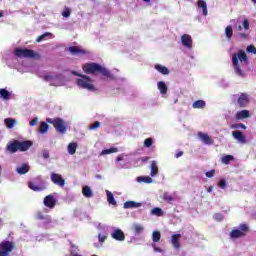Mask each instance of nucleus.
<instances>
[{"instance_id":"1","label":"nucleus","mask_w":256,"mask_h":256,"mask_svg":"<svg viewBox=\"0 0 256 256\" xmlns=\"http://www.w3.org/2000/svg\"><path fill=\"white\" fill-rule=\"evenodd\" d=\"M82 69L87 75H96V73H100L104 77H107V79H115V76L111 74V71L95 62L84 64Z\"/></svg>"},{"instance_id":"2","label":"nucleus","mask_w":256,"mask_h":256,"mask_svg":"<svg viewBox=\"0 0 256 256\" xmlns=\"http://www.w3.org/2000/svg\"><path fill=\"white\" fill-rule=\"evenodd\" d=\"M33 147V142L30 140L26 141H10L8 142L6 146V150L9 151V153H17V151L25 152L29 151Z\"/></svg>"},{"instance_id":"3","label":"nucleus","mask_w":256,"mask_h":256,"mask_svg":"<svg viewBox=\"0 0 256 256\" xmlns=\"http://www.w3.org/2000/svg\"><path fill=\"white\" fill-rule=\"evenodd\" d=\"M239 59L242 63H249V58L247 57V53L245 51L240 50L238 54L232 55V64L234 66V71L238 77H245V73L241 70V66H239Z\"/></svg>"},{"instance_id":"4","label":"nucleus","mask_w":256,"mask_h":256,"mask_svg":"<svg viewBox=\"0 0 256 256\" xmlns=\"http://www.w3.org/2000/svg\"><path fill=\"white\" fill-rule=\"evenodd\" d=\"M72 75L80 77L76 80L78 87L81 89H87V91H96L95 85H93V79L85 74L78 73L77 71H72Z\"/></svg>"},{"instance_id":"5","label":"nucleus","mask_w":256,"mask_h":256,"mask_svg":"<svg viewBox=\"0 0 256 256\" xmlns=\"http://www.w3.org/2000/svg\"><path fill=\"white\" fill-rule=\"evenodd\" d=\"M47 123L50 125H53L55 130L58 133L64 134L67 133V124H65V121L61 118H48Z\"/></svg>"},{"instance_id":"6","label":"nucleus","mask_w":256,"mask_h":256,"mask_svg":"<svg viewBox=\"0 0 256 256\" xmlns=\"http://www.w3.org/2000/svg\"><path fill=\"white\" fill-rule=\"evenodd\" d=\"M14 55L19 57L20 59H35L39 57V54L35 53V51L31 49H23V48H16L14 51Z\"/></svg>"},{"instance_id":"7","label":"nucleus","mask_w":256,"mask_h":256,"mask_svg":"<svg viewBox=\"0 0 256 256\" xmlns=\"http://www.w3.org/2000/svg\"><path fill=\"white\" fill-rule=\"evenodd\" d=\"M15 249V243L4 240L0 243V250L2 251V254L4 256H9L10 253H13V250Z\"/></svg>"},{"instance_id":"8","label":"nucleus","mask_w":256,"mask_h":256,"mask_svg":"<svg viewBox=\"0 0 256 256\" xmlns=\"http://www.w3.org/2000/svg\"><path fill=\"white\" fill-rule=\"evenodd\" d=\"M50 179L52 183H54V185H58V187H65V179H63V176H61V174L52 172L50 175Z\"/></svg>"},{"instance_id":"9","label":"nucleus","mask_w":256,"mask_h":256,"mask_svg":"<svg viewBox=\"0 0 256 256\" xmlns=\"http://www.w3.org/2000/svg\"><path fill=\"white\" fill-rule=\"evenodd\" d=\"M43 203L45 207H48V209H55V205H57V200L55 199V196L50 194L43 199Z\"/></svg>"},{"instance_id":"10","label":"nucleus","mask_w":256,"mask_h":256,"mask_svg":"<svg viewBox=\"0 0 256 256\" xmlns=\"http://www.w3.org/2000/svg\"><path fill=\"white\" fill-rule=\"evenodd\" d=\"M237 103L240 109H243L249 105V95L247 93H241L238 97Z\"/></svg>"},{"instance_id":"11","label":"nucleus","mask_w":256,"mask_h":256,"mask_svg":"<svg viewBox=\"0 0 256 256\" xmlns=\"http://www.w3.org/2000/svg\"><path fill=\"white\" fill-rule=\"evenodd\" d=\"M181 43L184 47H187L188 49H191V47H193V39H191V36L189 34H183L181 36Z\"/></svg>"},{"instance_id":"12","label":"nucleus","mask_w":256,"mask_h":256,"mask_svg":"<svg viewBox=\"0 0 256 256\" xmlns=\"http://www.w3.org/2000/svg\"><path fill=\"white\" fill-rule=\"evenodd\" d=\"M232 136L234 137V139H236V141L242 143V145H245V143H247V137H245V135H243V132L239 130L233 131Z\"/></svg>"},{"instance_id":"13","label":"nucleus","mask_w":256,"mask_h":256,"mask_svg":"<svg viewBox=\"0 0 256 256\" xmlns=\"http://www.w3.org/2000/svg\"><path fill=\"white\" fill-rule=\"evenodd\" d=\"M68 51L71 55H87V50L81 49L77 46H70Z\"/></svg>"},{"instance_id":"14","label":"nucleus","mask_w":256,"mask_h":256,"mask_svg":"<svg viewBox=\"0 0 256 256\" xmlns=\"http://www.w3.org/2000/svg\"><path fill=\"white\" fill-rule=\"evenodd\" d=\"M111 237L116 241H125V233L121 229L114 230Z\"/></svg>"},{"instance_id":"15","label":"nucleus","mask_w":256,"mask_h":256,"mask_svg":"<svg viewBox=\"0 0 256 256\" xmlns=\"http://www.w3.org/2000/svg\"><path fill=\"white\" fill-rule=\"evenodd\" d=\"M249 117H251L249 110L238 111L235 115V119H237L238 121H241L243 119H249Z\"/></svg>"},{"instance_id":"16","label":"nucleus","mask_w":256,"mask_h":256,"mask_svg":"<svg viewBox=\"0 0 256 256\" xmlns=\"http://www.w3.org/2000/svg\"><path fill=\"white\" fill-rule=\"evenodd\" d=\"M179 239H181V234H173L171 238V243L174 247V249H181V243L179 242Z\"/></svg>"},{"instance_id":"17","label":"nucleus","mask_w":256,"mask_h":256,"mask_svg":"<svg viewBox=\"0 0 256 256\" xmlns=\"http://www.w3.org/2000/svg\"><path fill=\"white\" fill-rule=\"evenodd\" d=\"M197 7L198 9H202V15H204V17H207L208 15L207 2H205L204 0H198Z\"/></svg>"},{"instance_id":"18","label":"nucleus","mask_w":256,"mask_h":256,"mask_svg":"<svg viewBox=\"0 0 256 256\" xmlns=\"http://www.w3.org/2000/svg\"><path fill=\"white\" fill-rule=\"evenodd\" d=\"M198 137L199 139H201V141H203V143H205V145H211V143H213V140H211V137H209V134L199 132Z\"/></svg>"},{"instance_id":"19","label":"nucleus","mask_w":256,"mask_h":256,"mask_svg":"<svg viewBox=\"0 0 256 256\" xmlns=\"http://www.w3.org/2000/svg\"><path fill=\"white\" fill-rule=\"evenodd\" d=\"M137 207H141V203L135 201H127L124 203V209H137Z\"/></svg>"},{"instance_id":"20","label":"nucleus","mask_w":256,"mask_h":256,"mask_svg":"<svg viewBox=\"0 0 256 256\" xmlns=\"http://www.w3.org/2000/svg\"><path fill=\"white\" fill-rule=\"evenodd\" d=\"M82 195H84L86 199H91V197H93V190L89 186H84L82 188Z\"/></svg>"},{"instance_id":"21","label":"nucleus","mask_w":256,"mask_h":256,"mask_svg":"<svg viewBox=\"0 0 256 256\" xmlns=\"http://www.w3.org/2000/svg\"><path fill=\"white\" fill-rule=\"evenodd\" d=\"M230 237L231 239H239L241 237H245V233L240 230L234 229L230 232Z\"/></svg>"},{"instance_id":"22","label":"nucleus","mask_w":256,"mask_h":256,"mask_svg":"<svg viewBox=\"0 0 256 256\" xmlns=\"http://www.w3.org/2000/svg\"><path fill=\"white\" fill-rule=\"evenodd\" d=\"M0 97L4 99V101H9L11 99V92L5 88L0 89Z\"/></svg>"},{"instance_id":"23","label":"nucleus","mask_w":256,"mask_h":256,"mask_svg":"<svg viewBox=\"0 0 256 256\" xmlns=\"http://www.w3.org/2000/svg\"><path fill=\"white\" fill-rule=\"evenodd\" d=\"M155 69L158 73H161L162 75H169V68L162 66L161 64H156Z\"/></svg>"},{"instance_id":"24","label":"nucleus","mask_w":256,"mask_h":256,"mask_svg":"<svg viewBox=\"0 0 256 256\" xmlns=\"http://www.w3.org/2000/svg\"><path fill=\"white\" fill-rule=\"evenodd\" d=\"M36 219H38V221H46V223H51V216H45L43 215V212H37Z\"/></svg>"},{"instance_id":"25","label":"nucleus","mask_w":256,"mask_h":256,"mask_svg":"<svg viewBox=\"0 0 256 256\" xmlns=\"http://www.w3.org/2000/svg\"><path fill=\"white\" fill-rule=\"evenodd\" d=\"M193 109H205V100H196L192 103Z\"/></svg>"},{"instance_id":"26","label":"nucleus","mask_w":256,"mask_h":256,"mask_svg":"<svg viewBox=\"0 0 256 256\" xmlns=\"http://www.w3.org/2000/svg\"><path fill=\"white\" fill-rule=\"evenodd\" d=\"M16 171L19 173V175H26V173H29V165L23 164L22 166L18 167Z\"/></svg>"},{"instance_id":"27","label":"nucleus","mask_w":256,"mask_h":256,"mask_svg":"<svg viewBox=\"0 0 256 256\" xmlns=\"http://www.w3.org/2000/svg\"><path fill=\"white\" fill-rule=\"evenodd\" d=\"M158 89L162 95H167L168 88L165 82L163 81L158 82Z\"/></svg>"},{"instance_id":"28","label":"nucleus","mask_w":256,"mask_h":256,"mask_svg":"<svg viewBox=\"0 0 256 256\" xmlns=\"http://www.w3.org/2000/svg\"><path fill=\"white\" fill-rule=\"evenodd\" d=\"M68 153L70 155H75V153H77V143L71 142L68 144Z\"/></svg>"},{"instance_id":"29","label":"nucleus","mask_w":256,"mask_h":256,"mask_svg":"<svg viewBox=\"0 0 256 256\" xmlns=\"http://www.w3.org/2000/svg\"><path fill=\"white\" fill-rule=\"evenodd\" d=\"M138 183H153V178L150 176H140L137 178Z\"/></svg>"},{"instance_id":"30","label":"nucleus","mask_w":256,"mask_h":256,"mask_svg":"<svg viewBox=\"0 0 256 256\" xmlns=\"http://www.w3.org/2000/svg\"><path fill=\"white\" fill-rule=\"evenodd\" d=\"M107 195V201L110 203V205H117V202L115 201V196L110 191L106 192Z\"/></svg>"},{"instance_id":"31","label":"nucleus","mask_w":256,"mask_h":256,"mask_svg":"<svg viewBox=\"0 0 256 256\" xmlns=\"http://www.w3.org/2000/svg\"><path fill=\"white\" fill-rule=\"evenodd\" d=\"M162 199L166 201V203H173L175 201V197H173L171 194L168 192H165L162 196Z\"/></svg>"},{"instance_id":"32","label":"nucleus","mask_w":256,"mask_h":256,"mask_svg":"<svg viewBox=\"0 0 256 256\" xmlns=\"http://www.w3.org/2000/svg\"><path fill=\"white\" fill-rule=\"evenodd\" d=\"M159 173V168L157 167V164L155 163V161H152L151 163V177H155V175H157Z\"/></svg>"},{"instance_id":"33","label":"nucleus","mask_w":256,"mask_h":256,"mask_svg":"<svg viewBox=\"0 0 256 256\" xmlns=\"http://www.w3.org/2000/svg\"><path fill=\"white\" fill-rule=\"evenodd\" d=\"M4 122L8 129H13V127L15 126L16 120L13 118H6Z\"/></svg>"},{"instance_id":"34","label":"nucleus","mask_w":256,"mask_h":256,"mask_svg":"<svg viewBox=\"0 0 256 256\" xmlns=\"http://www.w3.org/2000/svg\"><path fill=\"white\" fill-rule=\"evenodd\" d=\"M133 229H134V233H136V235H139V234L143 233V231H145V228L143 227V225H140V224H134Z\"/></svg>"},{"instance_id":"35","label":"nucleus","mask_w":256,"mask_h":256,"mask_svg":"<svg viewBox=\"0 0 256 256\" xmlns=\"http://www.w3.org/2000/svg\"><path fill=\"white\" fill-rule=\"evenodd\" d=\"M118 151V148L111 147L109 149L102 150L101 155H111V153H117Z\"/></svg>"},{"instance_id":"36","label":"nucleus","mask_w":256,"mask_h":256,"mask_svg":"<svg viewBox=\"0 0 256 256\" xmlns=\"http://www.w3.org/2000/svg\"><path fill=\"white\" fill-rule=\"evenodd\" d=\"M225 35L227 37V40L231 41V38L233 37V27L227 26L225 29Z\"/></svg>"},{"instance_id":"37","label":"nucleus","mask_w":256,"mask_h":256,"mask_svg":"<svg viewBox=\"0 0 256 256\" xmlns=\"http://www.w3.org/2000/svg\"><path fill=\"white\" fill-rule=\"evenodd\" d=\"M152 241L154 243H159V241H161V232L159 231H154L152 233Z\"/></svg>"},{"instance_id":"38","label":"nucleus","mask_w":256,"mask_h":256,"mask_svg":"<svg viewBox=\"0 0 256 256\" xmlns=\"http://www.w3.org/2000/svg\"><path fill=\"white\" fill-rule=\"evenodd\" d=\"M233 159H235L233 157V155H226L221 158V161H222V163H224V165H229V163H231V161H233Z\"/></svg>"},{"instance_id":"39","label":"nucleus","mask_w":256,"mask_h":256,"mask_svg":"<svg viewBox=\"0 0 256 256\" xmlns=\"http://www.w3.org/2000/svg\"><path fill=\"white\" fill-rule=\"evenodd\" d=\"M39 131L41 133H47V131H49V124H47L46 122H42L40 124Z\"/></svg>"},{"instance_id":"40","label":"nucleus","mask_w":256,"mask_h":256,"mask_svg":"<svg viewBox=\"0 0 256 256\" xmlns=\"http://www.w3.org/2000/svg\"><path fill=\"white\" fill-rule=\"evenodd\" d=\"M28 187H29V189H31L32 191H43V189H45V188H43V187H39V186H37L35 183H33V182H30L29 184H28Z\"/></svg>"},{"instance_id":"41","label":"nucleus","mask_w":256,"mask_h":256,"mask_svg":"<svg viewBox=\"0 0 256 256\" xmlns=\"http://www.w3.org/2000/svg\"><path fill=\"white\" fill-rule=\"evenodd\" d=\"M153 215H156L157 217H163V210L159 207H156L152 210Z\"/></svg>"},{"instance_id":"42","label":"nucleus","mask_w":256,"mask_h":256,"mask_svg":"<svg viewBox=\"0 0 256 256\" xmlns=\"http://www.w3.org/2000/svg\"><path fill=\"white\" fill-rule=\"evenodd\" d=\"M232 129H243V131L247 130V126L243 123L233 124Z\"/></svg>"},{"instance_id":"43","label":"nucleus","mask_w":256,"mask_h":256,"mask_svg":"<svg viewBox=\"0 0 256 256\" xmlns=\"http://www.w3.org/2000/svg\"><path fill=\"white\" fill-rule=\"evenodd\" d=\"M239 229L242 233H245V235H247V232H249V226H247V224H241Z\"/></svg>"},{"instance_id":"44","label":"nucleus","mask_w":256,"mask_h":256,"mask_svg":"<svg viewBox=\"0 0 256 256\" xmlns=\"http://www.w3.org/2000/svg\"><path fill=\"white\" fill-rule=\"evenodd\" d=\"M151 145H153V138H146L144 140V147L149 148L151 147Z\"/></svg>"},{"instance_id":"45","label":"nucleus","mask_w":256,"mask_h":256,"mask_svg":"<svg viewBox=\"0 0 256 256\" xmlns=\"http://www.w3.org/2000/svg\"><path fill=\"white\" fill-rule=\"evenodd\" d=\"M101 127V122L95 121L94 124L89 126V129L93 131V129H99Z\"/></svg>"},{"instance_id":"46","label":"nucleus","mask_w":256,"mask_h":256,"mask_svg":"<svg viewBox=\"0 0 256 256\" xmlns=\"http://www.w3.org/2000/svg\"><path fill=\"white\" fill-rule=\"evenodd\" d=\"M246 51L248 53H253V55H256V48L253 45L247 46Z\"/></svg>"},{"instance_id":"47","label":"nucleus","mask_w":256,"mask_h":256,"mask_svg":"<svg viewBox=\"0 0 256 256\" xmlns=\"http://www.w3.org/2000/svg\"><path fill=\"white\" fill-rule=\"evenodd\" d=\"M49 35H51V33H49V32H46L45 34L40 35V36L36 39L37 43H41V41H43V38H44V37H49Z\"/></svg>"},{"instance_id":"48","label":"nucleus","mask_w":256,"mask_h":256,"mask_svg":"<svg viewBox=\"0 0 256 256\" xmlns=\"http://www.w3.org/2000/svg\"><path fill=\"white\" fill-rule=\"evenodd\" d=\"M237 37H239L240 39H248L249 34H247L245 32H238Z\"/></svg>"},{"instance_id":"49","label":"nucleus","mask_w":256,"mask_h":256,"mask_svg":"<svg viewBox=\"0 0 256 256\" xmlns=\"http://www.w3.org/2000/svg\"><path fill=\"white\" fill-rule=\"evenodd\" d=\"M71 16V10L69 8H65V10L62 12V17H70Z\"/></svg>"},{"instance_id":"50","label":"nucleus","mask_w":256,"mask_h":256,"mask_svg":"<svg viewBox=\"0 0 256 256\" xmlns=\"http://www.w3.org/2000/svg\"><path fill=\"white\" fill-rule=\"evenodd\" d=\"M218 187H220V189H225L227 187V181L220 180L218 183Z\"/></svg>"},{"instance_id":"51","label":"nucleus","mask_w":256,"mask_h":256,"mask_svg":"<svg viewBox=\"0 0 256 256\" xmlns=\"http://www.w3.org/2000/svg\"><path fill=\"white\" fill-rule=\"evenodd\" d=\"M37 123H39V119L34 118L29 122V125H30V127H35L37 125Z\"/></svg>"},{"instance_id":"52","label":"nucleus","mask_w":256,"mask_h":256,"mask_svg":"<svg viewBox=\"0 0 256 256\" xmlns=\"http://www.w3.org/2000/svg\"><path fill=\"white\" fill-rule=\"evenodd\" d=\"M213 217H214L215 221H221L223 219V214L216 213V214H214Z\"/></svg>"},{"instance_id":"53","label":"nucleus","mask_w":256,"mask_h":256,"mask_svg":"<svg viewBox=\"0 0 256 256\" xmlns=\"http://www.w3.org/2000/svg\"><path fill=\"white\" fill-rule=\"evenodd\" d=\"M206 177H208V179L215 177V170H210V171L206 172Z\"/></svg>"},{"instance_id":"54","label":"nucleus","mask_w":256,"mask_h":256,"mask_svg":"<svg viewBox=\"0 0 256 256\" xmlns=\"http://www.w3.org/2000/svg\"><path fill=\"white\" fill-rule=\"evenodd\" d=\"M242 25H243V28H244L246 31H249V20L244 19Z\"/></svg>"},{"instance_id":"55","label":"nucleus","mask_w":256,"mask_h":256,"mask_svg":"<svg viewBox=\"0 0 256 256\" xmlns=\"http://www.w3.org/2000/svg\"><path fill=\"white\" fill-rule=\"evenodd\" d=\"M98 239H99L100 243H105V240L107 239V236L99 234Z\"/></svg>"},{"instance_id":"56","label":"nucleus","mask_w":256,"mask_h":256,"mask_svg":"<svg viewBox=\"0 0 256 256\" xmlns=\"http://www.w3.org/2000/svg\"><path fill=\"white\" fill-rule=\"evenodd\" d=\"M42 157L43 159H49V150H43Z\"/></svg>"},{"instance_id":"57","label":"nucleus","mask_w":256,"mask_h":256,"mask_svg":"<svg viewBox=\"0 0 256 256\" xmlns=\"http://www.w3.org/2000/svg\"><path fill=\"white\" fill-rule=\"evenodd\" d=\"M51 79H53V76H51V75L44 76V81H51Z\"/></svg>"},{"instance_id":"58","label":"nucleus","mask_w":256,"mask_h":256,"mask_svg":"<svg viewBox=\"0 0 256 256\" xmlns=\"http://www.w3.org/2000/svg\"><path fill=\"white\" fill-rule=\"evenodd\" d=\"M176 159H179V157H183V151L177 152L175 154Z\"/></svg>"},{"instance_id":"59","label":"nucleus","mask_w":256,"mask_h":256,"mask_svg":"<svg viewBox=\"0 0 256 256\" xmlns=\"http://www.w3.org/2000/svg\"><path fill=\"white\" fill-rule=\"evenodd\" d=\"M154 251H156L157 253H162L163 250H161V248L154 246Z\"/></svg>"},{"instance_id":"60","label":"nucleus","mask_w":256,"mask_h":256,"mask_svg":"<svg viewBox=\"0 0 256 256\" xmlns=\"http://www.w3.org/2000/svg\"><path fill=\"white\" fill-rule=\"evenodd\" d=\"M242 30H243V27L241 25H238L236 28V31H242Z\"/></svg>"},{"instance_id":"61","label":"nucleus","mask_w":256,"mask_h":256,"mask_svg":"<svg viewBox=\"0 0 256 256\" xmlns=\"http://www.w3.org/2000/svg\"><path fill=\"white\" fill-rule=\"evenodd\" d=\"M116 161H123V157L118 156V157L116 158Z\"/></svg>"},{"instance_id":"62","label":"nucleus","mask_w":256,"mask_h":256,"mask_svg":"<svg viewBox=\"0 0 256 256\" xmlns=\"http://www.w3.org/2000/svg\"><path fill=\"white\" fill-rule=\"evenodd\" d=\"M71 255H72V256H83V255L78 254V253H74V254H73V252H71Z\"/></svg>"},{"instance_id":"63","label":"nucleus","mask_w":256,"mask_h":256,"mask_svg":"<svg viewBox=\"0 0 256 256\" xmlns=\"http://www.w3.org/2000/svg\"><path fill=\"white\" fill-rule=\"evenodd\" d=\"M142 161H149V157L142 158Z\"/></svg>"},{"instance_id":"64","label":"nucleus","mask_w":256,"mask_h":256,"mask_svg":"<svg viewBox=\"0 0 256 256\" xmlns=\"http://www.w3.org/2000/svg\"><path fill=\"white\" fill-rule=\"evenodd\" d=\"M0 256H4V255H3V252H2L1 250H0Z\"/></svg>"}]
</instances>
